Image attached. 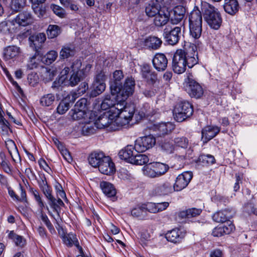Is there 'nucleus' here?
Wrapping results in <instances>:
<instances>
[{
  "instance_id": "9b49d317",
  "label": "nucleus",
  "mask_w": 257,
  "mask_h": 257,
  "mask_svg": "<svg viewBox=\"0 0 257 257\" xmlns=\"http://www.w3.org/2000/svg\"><path fill=\"white\" fill-rule=\"evenodd\" d=\"M193 177L191 172L187 171L179 175L176 178L175 183L173 187L174 191H179L185 188Z\"/></svg>"
},
{
  "instance_id": "c9c22d12",
  "label": "nucleus",
  "mask_w": 257,
  "mask_h": 257,
  "mask_svg": "<svg viewBox=\"0 0 257 257\" xmlns=\"http://www.w3.org/2000/svg\"><path fill=\"white\" fill-rule=\"evenodd\" d=\"M45 196L49 200V204L51 207L53 209V211L56 212L57 214V218H54V219L58 223V219L60 218V208H58L57 207V205L56 204V199L52 195V192H49L47 194H46Z\"/></svg>"
},
{
  "instance_id": "1a4fd4ad",
  "label": "nucleus",
  "mask_w": 257,
  "mask_h": 257,
  "mask_svg": "<svg viewBox=\"0 0 257 257\" xmlns=\"http://www.w3.org/2000/svg\"><path fill=\"white\" fill-rule=\"evenodd\" d=\"M186 82V90L191 97L199 98L203 95L202 86L192 78V76H188Z\"/></svg>"
},
{
  "instance_id": "37998d69",
  "label": "nucleus",
  "mask_w": 257,
  "mask_h": 257,
  "mask_svg": "<svg viewBox=\"0 0 257 257\" xmlns=\"http://www.w3.org/2000/svg\"><path fill=\"white\" fill-rule=\"evenodd\" d=\"M55 100V97L53 94L49 93L43 95L40 99V103L44 106H51Z\"/></svg>"
},
{
  "instance_id": "e433bc0d",
  "label": "nucleus",
  "mask_w": 257,
  "mask_h": 257,
  "mask_svg": "<svg viewBox=\"0 0 257 257\" xmlns=\"http://www.w3.org/2000/svg\"><path fill=\"white\" fill-rule=\"evenodd\" d=\"M47 34L49 39L57 37L62 32L61 28L56 25H49L47 29Z\"/></svg>"
},
{
  "instance_id": "ea45409f",
  "label": "nucleus",
  "mask_w": 257,
  "mask_h": 257,
  "mask_svg": "<svg viewBox=\"0 0 257 257\" xmlns=\"http://www.w3.org/2000/svg\"><path fill=\"white\" fill-rule=\"evenodd\" d=\"M9 237L13 240L17 246L23 247L26 244V240L22 236L16 234L11 231L9 234Z\"/></svg>"
},
{
  "instance_id": "7ed1b4c3",
  "label": "nucleus",
  "mask_w": 257,
  "mask_h": 257,
  "mask_svg": "<svg viewBox=\"0 0 257 257\" xmlns=\"http://www.w3.org/2000/svg\"><path fill=\"white\" fill-rule=\"evenodd\" d=\"M135 87V80L132 77L125 79L123 86L118 85L116 83L110 86L111 93L116 95L117 99H120L119 101L123 102L134 93Z\"/></svg>"
},
{
  "instance_id": "b1692460",
  "label": "nucleus",
  "mask_w": 257,
  "mask_h": 257,
  "mask_svg": "<svg viewBox=\"0 0 257 257\" xmlns=\"http://www.w3.org/2000/svg\"><path fill=\"white\" fill-rule=\"evenodd\" d=\"M186 10L184 7L181 6H176L173 11V16L170 19L173 24H177L180 23L184 18Z\"/></svg>"
},
{
  "instance_id": "6ab92c4d",
  "label": "nucleus",
  "mask_w": 257,
  "mask_h": 257,
  "mask_svg": "<svg viewBox=\"0 0 257 257\" xmlns=\"http://www.w3.org/2000/svg\"><path fill=\"white\" fill-rule=\"evenodd\" d=\"M220 132L219 127L213 126H207L202 130V140L207 143L215 137Z\"/></svg>"
},
{
  "instance_id": "79ce46f5",
  "label": "nucleus",
  "mask_w": 257,
  "mask_h": 257,
  "mask_svg": "<svg viewBox=\"0 0 257 257\" xmlns=\"http://www.w3.org/2000/svg\"><path fill=\"white\" fill-rule=\"evenodd\" d=\"M58 54L55 51L52 50L48 52L44 57L42 58V61L47 65L52 64L57 58Z\"/></svg>"
},
{
  "instance_id": "a878e982",
  "label": "nucleus",
  "mask_w": 257,
  "mask_h": 257,
  "mask_svg": "<svg viewBox=\"0 0 257 257\" xmlns=\"http://www.w3.org/2000/svg\"><path fill=\"white\" fill-rule=\"evenodd\" d=\"M169 19V15L162 11L154 17L153 24L156 27L161 28L168 23Z\"/></svg>"
},
{
  "instance_id": "6e6552de",
  "label": "nucleus",
  "mask_w": 257,
  "mask_h": 257,
  "mask_svg": "<svg viewBox=\"0 0 257 257\" xmlns=\"http://www.w3.org/2000/svg\"><path fill=\"white\" fill-rule=\"evenodd\" d=\"M181 28L180 27H170L167 26L163 30V36L168 44L175 45L177 44L181 36Z\"/></svg>"
},
{
  "instance_id": "49530a36",
  "label": "nucleus",
  "mask_w": 257,
  "mask_h": 257,
  "mask_svg": "<svg viewBox=\"0 0 257 257\" xmlns=\"http://www.w3.org/2000/svg\"><path fill=\"white\" fill-rule=\"evenodd\" d=\"M34 13L40 18L44 16L46 14V7L43 5H32Z\"/></svg>"
},
{
  "instance_id": "4be33fe9",
  "label": "nucleus",
  "mask_w": 257,
  "mask_h": 257,
  "mask_svg": "<svg viewBox=\"0 0 257 257\" xmlns=\"http://www.w3.org/2000/svg\"><path fill=\"white\" fill-rule=\"evenodd\" d=\"M115 95L111 93V96L106 95L101 104V108L103 110L110 109L109 113L112 114V109L117 107L116 100H115Z\"/></svg>"
},
{
  "instance_id": "423d86ee",
  "label": "nucleus",
  "mask_w": 257,
  "mask_h": 257,
  "mask_svg": "<svg viewBox=\"0 0 257 257\" xmlns=\"http://www.w3.org/2000/svg\"><path fill=\"white\" fill-rule=\"evenodd\" d=\"M46 39V35L43 33L33 35L29 37V41L31 42L30 46L35 50V55L30 57V62L28 64V67L30 69H32L36 67L35 62L36 57L40 54L42 45L44 43Z\"/></svg>"
},
{
  "instance_id": "a211bd4d",
  "label": "nucleus",
  "mask_w": 257,
  "mask_h": 257,
  "mask_svg": "<svg viewBox=\"0 0 257 257\" xmlns=\"http://www.w3.org/2000/svg\"><path fill=\"white\" fill-rule=\"evenodd\" d=\"M163 0H152L146 7L145 12L149 17H155L160 12H162L161 4Z\"/></svg>"
},
{
  "instance_id": "864d4df0",
  "label": "nucleus",
  "mask_w": 257,
  "mask_h": 257,
  "mask_svg": "<svg viewBox=\"0 0 257 257\" xmlns=\"http://www.w3.org/2000/svg\"><path fill=\"white\" fill-rule=\"evenodd\" d=\"M113 80L110 83L111 86L113 83H116L118 85H120V81L123 78V75L121 70H115L113 74Z\"/></svg>"
},
{
  "instance_id": "a18cd8bd",
  "label": "nucleus",
  "mask_w": 257,
  "mask_h": 257,
  "mask_svg": "<svg viewBox=\"0 0 257 257\" xmlns=\"http://www.w3.org/2000/svg\"><path fill=\"white\" fill-rule=\"evenodd\" d=\"M69 114L73 119L80 120L85 117L86 112L85 110H78L73 108L70 110Z\"/></svg>"
},
{
  "instance_id": "5fc2aeb1",
  "label": "nucleus",
  "mask_w": 257,
  "mask_h": 257,
  "mask_svg": "<svg viewBox=\"0 0 257 257\" xmlns=\"http://www.w3.org/2000/svg\"><path fill=\"white\" fill-rule=\"evenodd\" d=\"M188 143V140L185 137H178L174 139V143L178 147L182 148H187Z\"/></svg>"
},
{
  "instance_id": "a19ab883",
  "label": "nucleus",
  "mask_w": 257,
  "mask_h": 257,
  "mask_svg": "<svg viewBox=\"0 0 257 257\" xmlns=\"http://www.w3.org/2000/svg\"><path fill=\"white\" fill-rule=\"evenodd\" d=\"M190 35L194 39H198L200 37L202 27L201 25H191L189 24Z\"/></svg>"
},
{
  "instance_id": "c756f323",
  "label": "nucleus",
  "mask_w": 257,
  "mask_h": 257,
  "mask_svg": "<svg viewBox=\"0 0 257 257\" xmlns=\"http://www.w3.org/2000/svg\"><path fill=\"white\" fill-rule=\"evenodd\" d=\"M20 53L19 47L15 46H9L4 50V58L5 60L16 59Z\"/></svg>"
},
{
  "instance_id": "58836bf2",
  "label": "nucleus",
  "mask_w": 257,
  "mask_h": 257,
  "mask_svg": "<svg viewBox=\"0 0 257 257\" xmlns=\"http://www.w3.org/2000/svg\"><path fill=\"white\" fill-rule=\"evenodd\" d=\"M149 161V159L147 155L136 153L132 163H131L136 165H143L148 163Z\"/></svg>"
},
{
  "instance_id": "412c9836",
  "label": "nucleus",
  "mask_w": 257,
  "mask_h": 257,
  "mask_svg": "<svg viewBox=\"0 0 257 257\" xmlns=\"http://www.w3.org/2000/svg\"><path fill=\"white\" fill-rule=\"evenodd\" d=\"M184 234L178 228L173 229L166 234V238L169 241L177 243L181 241Z\"/></svg>"
},
{
  "instance_id": "393cba45",
  "label": "nucleus",
  "mask_w": 257,
  "mask_h": 257,
  "mask_svg": "<svg viewBox=\"0 0 257 257\" xmlns=\"http://www.w3.org/2000/svg\"><path fill=\"white\" fill-rule=\"evenodd\" d=\"M224 11L230 15H235L239 8L237 0H224Z\"/></svg>"
},
{
  "instance_id": "3c124183",
  "label": "nucleus",
  "mask_w": 257,
  "mask_h": 257,
  "mask_svg": "<svg viewBox=\"0 0 257 257\" xmlns=\"http://www.w3.org/2000/svg\"><path fill=\"white\" fill-rule=\"evenodd\" d=\"M94 123H87L85 124L82 127V133L85 136H89L94 134L95 133Z\"/></svg>"
},
{
  "instance_id": "0eeeda50",
  "label": "nucleus",
  "mask_w": 257,
  "mask_h": 257,
  "mask_svg": "<svg viewBox=\"0 0 257 257\" xmlns=\"http://www.w3.org/2000/svg\"><path fill=\"white\" fill-rule=\"evenodd\" d=\"M193 112L192 105L188 102L182 101L176 105L173 110V116L176 121L182 122L190 117Z\"/></svg>"
},
{
  "instance_id": "f257e3e1",
  "label": "nucleus",
  "mask_w": 257,
  "mask_h": 257,
  "mask_svg": "<svg viewBox=\"0 0 257 257\" xmlns=\"http://www.w3.org/2000/svg\"><path fill=\"white\" fill-rule=\"evenodd\" d=\"M198 62L197 47L190 44L185 50L178 49L176 51L172 59V68L175 73L182 74L185 71L186 66L192 68Z\"/></svg>"
},
{
  "instance_id": "5701e85b",
  "label": "nucleus",
  "mask_w": 257,
  "mask_h": 257,
  "mask_svg": "<svg viewBox=\"0 0 257 257\" xmlns=\"http://www.w3.org/2000/svg\"><path fill=\"white\" fill-rule=\"evenodd\" d=\"M105 157L104 153L102 152L95 151L89 155L88 160L91 166L96 168L99 166L101 162H102V160Z\"/></svg>"
},
{
  "instance_id": "13d9d810",
  "label": "nucleus",
  "mask_w": 257,
  "mask_h": 257,
  "mask_svg": "<svg viewBox=\"0 0 257 257\" xmlns=\"http://www.w3.org/2000/svg\"><path fill=\"white\" fill-rule=\"evenodd\" d=\"M40 217L41 220L44 222L50 231H52V230L54 231V228L52 224L50 222L47 215L44 213L43 211H41Z\"/></svg>"
},
{
  "instance_id": "bf43d9fd",
  "label": "nucleus",
  "mask_w": 257,
  "mask_h": 257,
  "mask_svg": "<svg viewBox=\"0 0 257 257\" xmlns=\"http://www.w3.org/2000/svg\"><path fill=\"white\" fill-rule=\"evenodd\" d=\"M145 206V212L147 214V212L152 213H157L156 203L149 202L146 204H143Z\"/></svg>"
},
{
  "instance_id": "4468645a",
  "label": "nucleus",
  "mask_w": 257,
  "mask_h": 257,
  "mask_svg": "<svg viewBox=\"0 0 257 257\" xmlns=\"http://www.w3.org/2000/svg\"><path fill=\"white\" fill-rule=\"evenodd\" d=\"M97 168L101 174L106 175H111L115 171L114 164L108 156L104 158Z\"/></svg>"
},
{
  "instance_id": "473e14b6",
  "label": "nucleus",
  "mask_w": 257,
  "mask_h": 257,
  "mask_svg": "<svg viewBox=\"0 0 257 257\" xmlns=\"http://www.w3.org/2000/svg\"><path fill=\"white\" fill-rule=\"evenodd\" d=\"M64 243L68 246L71 247L73 245H75L78 248L82 250V247L79 246L76 235L72 233H69L63 236Z\"/></svg>"
},
{
  "instance_id": "2f4dec72",
  "label": "nucleus",
  "mask_w": 257,
  "mask_h": 257,
  "mask_svg": "<svg viewBox=\"0 0 257 257\" xmlns=\"http://www.w3.org/2000/svg\"><path fill=\"white\" fill-rule=\"evenodd\" d=\"M189 24L201 25L202 24V17L201 12L197 8L190 13L189 16Z\"/></svg>"
},
{
  "instance_id": "69168bd1",
  "label": "nucleus",
  "mask_w": 257,
  "mask_h": 257,
  "mask_svg": "<svg viewBox=\"0 0 257 257\" xmlns=\"http://www.w3.org/2000/svg\"><path fill=\"white\" fill-rule=\"evenodd\" d=\"M78 73L73 72L69 79V84L74 86L76 85L80 81V77L78 76Z\"/></svg>"
},
{
  "instance_id": "4c0bfd02",
  "label": "nucleus",
  "mask_w": 257,
  "mask_h": 257,
  "mask_svg": "<svg viewBox=\"0 0 257 257\" xmlns=\"http://www.w3.org/2000/svg\"><path fill=\"white\" fill-rule=\"evenodd\" d=\"M143 204H138L136 207L133 208L131 211V214L134 217L144 219L146 216L145 210Z\"/></svg>"
},
{
  "instance_id": "bb28decb",
  "label": "nucleus",
  "mask_w": 257,
  "mask_h": 257,
  "mask_svg": "<svg viewBox=\"0 0 257 257\" xmlns=\"http://www.w3.org/2000/svg\"><path fill=\"white\" fill-rule=\"evenodd\" d=\"M162 41L161 39L155 36H149L144 42L145 46L149 49L157 50L161 47Z\"/></svg>"
},
{
  "instance_id": "9d476101",
  "label": "nucleus",
  "mask_w": 257,
  "mask_h": 257,
  "mask_svg": "<svg viewBox=\"0 0 257 257\" xmlns=\"http://www.w3.org/2000/svg\"><path fill=\"white\" fill-rule=\"evenodd\" d=\"M156 144V139L153 135L139 138L135 142L136 150L140 153L152 148Z\"/></svg>"
},
{
  "instance_id": "7c9ffc66",
  "label": "nucleus",
  "mask_w": 257,
  "mask_h": 257,
  "mask_svg": "<svg viewBox=\"0 0 257 257\" xmlns=\"http://www.w3.org/2000/svg\"><path fill=\"white\" fill-rule=\"evenodd\" d=\"M155 129L158 132L157 135L161 137L171 132L174 129V126L171 122H162L156 125Z\"/></svg>"
},
{
  "instance_id": "052dcab7",
  "label": "nucleus",
  "mask_w": 257,
  "mask_h": 257,
  "mask_svg": "<svg viewBox=\"0 0 257 257\" xmlns=\"http://www.w3.org/2000/svg\"><path fill=\"white\" fill-rule=\"evenodd\" d=\"M32 191L35 199L37 202L39 207H40V211H43V208L45 207V205L40 195L39 192L36 190H33Z\"/></svg>"
},
{
  "instance_id": "e2e57ef3",
  "label": "nucleus",
  "mask_w": 257,
  "mask_h": 257,
  "mask_svg": "<svg viewBox=\"0 0 257 257\" xmlns=\"http://www.w3.org/2000/svg\"><path fill=\"white\" fill-rule=\"evenodd\" d=\"M149 84H154L157 79V76L155 72H151L146 76L143 77Z\"/></svg>"
},
{
  "instance_id": "2eb2a0df",
  "label": "nucleus",
  "mask_w": 257,
  "mask_h": 257,
  "mask_svg": "<svg viewBox=\"0 0 257 257\" xmlns=\"http://www.w3.org/2000/svg\"><path fill=\"white\" fill-rule=\"evenodd\" d=\"M136 153H140L136 150V145L134 146L132 145H127L124 149L120 150L118 153L119 157L125 160L130 163H132Z\"/></svg>"
},
{
  "instance_id": "6e6d98bb",
  "label": "nucleus",
  "mask_w": 257,
  "mask_h": 257,
  "mask_svg": "<svg viewBox=\"0 0 257 257\" xmlns=\"http://www.w3.org/2000/svg\"><path fill=\"white\" fill-rule=\"evenodd\" d=\"M202 212V210L196 208H192L187 209L186 211V217L188 218L196 217L199 215Z\"/></svg>"
},
{
  "instance_id": "aec40b11",
  "label": "nucleus",
  "mask_w": 257,
  "mask_h": 257,
  "mask_svg": "<svg viewBox=\"0 0 257 257\" xmlns=\"http://www.w3.org/2000/svg\"><path fill=\"white\" fill-rule=\"evenodd\" d=\"M173 191L172 184L166 182L162 184L156 186L153 191V194L155 195L162 196L168 195Z\"/></svg>"
},
{
  "instance_id": "dca6fc26",
  "label": "nucleus",
  "mask_w": 257,
  "mask_h": 257,
  "mask_svg": "<svg viewBox=\"0 0 257 257\" xmlns=\"http://www.w3.org/2000/svg\"><path fill=\"white\" fill-rule=\"evenodd\" d=\"M154 68L158 71H164L168 64V59L166 56L162 53L156 54L152 60Z\"/></svg>"
},
{
  "instance_id": "774afa93",
  "label": "nucleus",
  "mask_w": 257,
  "mask_h": 257,
  "mask_svg": "<svg viewBox=\"0 0 257 257\" xmlns=\"http://www.w3.org/2000/svg\"><path fill=\"white\" fill-rule=\"evenodd\" d=\"M82 65V63L80 60L76 59L73 61L71 65V68L73 72L78 73V71Z\"/></svg>"
},
{
  "instance_id": "cd10ccee",
  "label": "nucleus",
  "mask_w": 257,
  "mask_h": 257,
  "mask_svg": "<svg viewBox=\"0 0 257 257\" xmlns=\"http://www.w3.org/2000/svg\"><path fill=\"white\" fill-rule=\"evenodd\" d=\"M76 53L75 47L72 45H66L62 47L59 53V57L61 59H68L73 57Z\"/></svg>"
},
{
  "instance_id": "4d7b16f0",
  "label": "nucleus",
  "mask_w": 257,
  "mask_h": 257,
  "mask_svg": "<svg viewBox=\"0 0 257 257\" xmlns=\"http://www.w3.org/2000/svg\"><path fill=\"white\" fill-rule=\"evenodd\" d=\"M221 225L224 230V234H230L235 228L234 225L230 221H226L224 224Z\"/></svg>"
},
{
  "instance_id": "20e7f679",
  "label": "nucleus",
  "mask_w": 257,
  "mask_h": 257,
  "mask_svg": "<svg viewBox=\"0 0 257 257\" xmlns=\"http://www.w3.org/2000/svg\"><path fill=\"white\" fill-rule=\"evenodd\" d=\"M202 11L205 21L214 30H218L221 26L222 19L218 10L208 3L202 5Z\"/></svg>"
},
{
  "instance_id": "de8ad7c7",
  "label": "nucleus",
  "mask_w": 257,
  "mask_h": 257,
  "mask_svg": "<svg viewBox=\"0 0 257 257\" xmlns=\"http://www.w3.org/2000/svg\"><path fill=\"white\" fill-rule=\"evenodd\" d=\"M69 107L70 103L68 101V99L64 98L60 102L57 110L59 114H63L69 109Z\"/></svg>"
},
{
  "instance_id": "ddd939ff",
  "label": "nucleus",
  "mask_w": 257,
  "mask_h": 257,
  "mask_svg": "<svg viewBox=\"0 0 257 257\" xmlns=\"http://www.w3.org/2000/svg\"><path fill=\"white\" fill-rule=\"evenodd\" d=\"M33 22L32 16L30 12L24 11L20 13L10 23L12 25H18V26H26L31 24Z\"/></svg>"
},
{
  "instance_id": "f8f14e48",
  "label": "nucleus",
  "mask_w": 257,
  "mask_h": 257,
  "mask_svg": "<svg viewBox=\"0 0 257 257\" xmlns=\"http://www.w3.org/2000/svg\"><path fill=\"white\" fill-rule=\"evenodd\" d=\"M112 116V113H104L99 116L95 120L94 125L95 127L99 129L104 128L105 127L110 126V128H112V126L116 124L115 122V117Z\"/></svg>"
},
{
  "instance_id": "0e129e2a",
  "label": "nucleus",
  "mask_w": 257,
  "mask_h": 257,
  "mask_svg": "<svg viewBox=\"0 0 257 257\" xmlns=\"http://www.w3.org/2000/svg\"><path fill=\"white\" fill-rule=\"evenodd\" d=\"M5 143L9 154H11V152L18 149L14 141L11 139H8Z\"/></svg>"
},
{
  "instance_id": "f03ea898",
  "label": "nucleus",
  "mask_w": 257,
  "mask_h": 257,
  "mask_svg": "<svg viewBox=\"0 0 257 257\" xmlns=\"http://www.w3.org/2000/svg\"><path fill=\"white\" fill-rule=\"evenodd\" d=\"M121 102L122 104L117 103V107L112 109V116L115 118V122L118 126L127 124L132 120L136 109L134 104H126L122 108L121 106L124 102Z\"/></svg>"
},
{
  "instance_id": "f704fd0d",
  "label": "nucleus",
  "mask_w": 257,
  "mask_h": 257,
  "mask_svg": "<svg viewBox=\"0 0 257 257\" xmlns=\"http://www.w3.org/2000/svg\"><path fill=\"white\" fill-rule=\"evenodd\" d=\"M105 82H93L90 96L94 97L102 93L105 89Z\"/></svg>"
},
{
  "instance_id": "72a5a7b5",
  "label": "nucleus",
  "mask_w": 257,
  "mask_h": 257,
  "mask_svg": "<svg viewBox=\"0 0 257 257\" xmlns=\"http://www.w3.org/2000/svg\"><path fill=\"white\" fill-rule=\"evenodd\" d=\"M215 162V159L213 156L210 154H201L197 160V164L201 166H207L212 165Z\"/></svg>"
},
{
  "instance_id": "09e8293b",
  "label": "nucleus",
  "mask_w": 257,
  "mask_h": 257,
  "mask_svg": "<svg viewBox=\"0 0 257 257\" xmlns=\"http://www.w3.org/2000/svg\"><path fill=\"white\" fill-rule=\"evenodd\" d=\"M0 129L4 135H8L9 131H11L9 122L3 116L0 117Z\"/></svg>"
},
{
  "instance_id": "39448f33",
  "label": "nucleus",
  "mask_w": 257,
  "mask_h": 257,
  "mask_svg": "<svg viewBox=\"0 0 257 257\" xmlns=\"http://www.w3.org/2000/svg\"><path fill=\"white\" fill-rule=\"evenodd\" d=\"M169 166L160 162H153L143 167L142 171L144 175L151 178H157L164 175L169 170Z\"/></svg>"
},
{
  "instance_id": "338daca9",
  "label": "nucleus",
  "mask_w": 257,
  "mask_h": 257,
  "mask_svg": "<svg viewBox=\"0 0 257 257\" xmlns=\"http://www.w3.org/2000/svg\"><path fill=\"white\" fill-rule=\"evenodd\" d=\"M161 148L168 154L173 152L174 147L170 142H164L161 145Z\"/></svg>"
},
{
  "instance_id": "603ef678",
  "label": "nucleus",
  "mask_w": 257,
  "mask_h": 257,
  "mask_svg": "<svg viewBox=\"0 0 257 257\" xmlns=\"http://www.w3.org/2000/svg\"><path fill=\"white\" fill-rule=\"evenodd\" d=\"M26 1V0H12V9L15 11H18L25 6Z\"/></svg>"
},
{
  "instance_id": "f3484780",
  "label": "nucleus",
  "mask_w": 257,
  "mask_h": 257,
  "mask_svg": "<svg viewBox=\"0 0 257 257\" xmlns=\"http://www.w3.org/2000/svg\"><path fill=\"white\" fill-rule=\"evenodd\" d=\"M234 212L232 209H225L214 213L212 216L213 220L216 222H225L233 217Z\"/></svg>"
},
{
  "instance_id": "680f3d73",
  "label": "nucleus",
  "mask_w": 257,
  "mask_h": 257,
  "mask_svg": "<svg viewBox=\"0 0 257 257\" xmlns=\"http://www.w3.org/2000/svg\"><path fill=\"white\" fill-rule=\"evenodd\" d=\"M52 10L54 13L60 18H64L65 16V11L61 7L57 5H53Z\"/></svg>"
},
{
  "instance_id": "c03bdc74",
  "label": "nucleus",
  "mask_w": 257,
  "mask_h": 257,
  "mask_svg": "<svg viewBox=\"0 0 257 257\" xmlns=\"http://www.w3.org/2000/svg\"><path fill=\"white\" fill-rule=\"evenodd\" d=\"M38 183L40 188L45 195L52 192L51 188L48 185L46 178L44 175L40 178V180L38 181Z\"/></svg>"
},
{
  "instance_id": "8fccbe9b",
  "label": "nucleus",
  "mask_w": 257,
  "mask_h": 257,
  "mask_svg": "<svg viewBox=\"0 0 257 257\" xmlns=\"http://www.w3.org/2000/svg\"><path fill=\"white\" fill-rule=\"evenodd\" d=\"M87 99L85 98H82L80 99L75 104L74 109L77 110H85L86 112L87 108Z\"/></svg>"
},
{
  "instance_id": "c85d7f7f",
  "label": "nucleus",
  "mask_w": 257,
  "mask_h": 257,
  "mask_svg": "<svg viewBox=\"0 0 257 257\" xmlns=\"http://www.w3.org/2000/svg\"><path fill=\"white\" fill-rule=\"evenodd\" d=\"M100 187L103 193L109 198H114L116 194V189L113 185L108 182L102 181L100 183Z\"/></svg>"
}]
</instances>
